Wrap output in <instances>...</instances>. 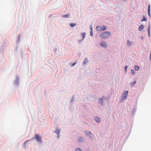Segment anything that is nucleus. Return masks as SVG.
<instances>
[{"instance_id": "f257e3e1", "label": "nucleus", "mask_w": 151, "mask_h": 151, "mask_svg": "<svg viewBox=\"0 0 151 151\" xmlns=\"http://www.w3.org/2000/svg\"><path fill=\"white\" fill-rule=\"evenodd\" d=\"M110 34L111 33L109 32H104L101 34L100 36L103 38H106L108 37Z\"/></svg>"}, {"instance_id": "f03ea898", "label": "nucleus", "mask_w": 151, "mask_h": 151, "mask_svg": "<svg viewBox=\"0 0 151 151\" xmlns=\"http://www.w3.org/2000/svg\"><path fill=\"white\" fill-rule=\"evenodd\" d=\"M128 94V92L127 91H125L124 92V93L121 96V101L122 102L127 97Z\"/></svg>"}, {"instance_id": "7ed1b4c3", "label": "nucleus", "mask_w": 151, "mask_h": 151, "mask_svg": "<svg viewBox=\"0 0 151 151\" xmlns=\"http://www.w3.org/2000/svg\"><path fill=\"white\" fill-rule=\"evenodd\" d=\"M106 26L104 25L102 27L97 26L96 27L97 30L98 31H101L104 30L106 29Z\"/></svg>"}, {"instance_id": "20e7f679", "label": "nucleus", "mask_w": 151, "mask_h": 151, "mask_svg": "<svg viewBox=\"0 0 151 151\" xmlns=\"http://www.w3.org/2000/svg\"><path fill=\"white\" fill-rule=\"evenodd\" d=\"M34 138L36 139L37 141L38 142H42V141L41 137L38 134H35Z\"/></svg>"}, {"instance_id": "39448f33", "label": "nucleus", "mask_w": 151, "mask_h": 151, "mask_svg": "<svg viewBox=\"0 0 151 151\" xmlns=\"http://www.w3.org/2000/svg\"><path fill=\"white\" fill-rule=\"evenodd\" d=\"M100 45L102 47H107V45L106 43L104 41H102L100 43Z\"/></svg>"}, {"instance_id": "423d86ee", "label": "nucleus", "mask_w": 151, "mask_h": 151, "mask_svg": "<svg viewBox=\"0 0 151 151\" xmlns=\"http://www.w3.org/2000/svg\"><path fill=\"white\" fill-rule=\"evenodd\" d=\"M144 28V26L141 25H140L138 28V30L139 31H141Z\"/></svg>"}, {"instance_id": "0eeeda50", "label": "nucleus", "mask_w": 151, "mask_h": 151, "mask_svg": "<svg viewBox=\"0 0 151 151\" xmlns=\"http://www.w3.org/2000/svg\"><path fill=\"white\" fill-rule=\"evenodd\" d=\"M150 5H149L148 6V15L149 17H150Z\"/></svg>"}, {"instance_id": "6e6552de", "label": "nucleus", "mask_w": 151, "mask_h": 151, "mask_svg": "<svg viewBox=\"0 0 151 151\" xmlns=\"http://www.w3.org/2000/svg\"><path fill=\"white\" fill-rule=\"evenodd\" d=\"M132 44V42L129 40H127V45L128 46H130Z\"/></svg>"}, {"instance_id": "1a4fd4ad", "label": "nucleus", "mask_w": 151, "mask_h": 151, "mask_svg": "<svg viewBox=\"0 0 151 151\" xmlns=\"http://www.w3.org/2000/svg\"><path fill=\"white\" fill-rule=\"evenodd\" d=\"M70 14H68L65 15H64L62 16V17L64 18H68L69 17Z\"/></svg>"}, {"instance_id": "9d476101", "label": "nucleus", "mask_w": 151, "mask_h": 151, "mask_svg": "<svg viewBox=\"0 0 151 151\" xmlns=\"http://www.w3.org/2000/svg\"><path fill=\"white\" fill-rule=\"evenodd\" d=\"M95 121L97 122H99L100 121V118L99 117H98L97 116L95 117Z\"/></svg>"}, {"instance_id": "9b49d317", "label": "nucleus", "mask_w": 151, "mask_h": 151, "mask_svg": "<svg viewBox=\"0 0 151 151\" xmlns=\"http://www.w3.org/2000/svg\"><path fill=\"white\" fill-rule=\"evenodd\" d=\"M136 83V81H134L132 83H130V86H133Z\"/></svg>"}, {"instance_id": "f8f14e48", "label": "nucleus", "mask_w": 151, "mask_h": 151, "mask_svg": "<svg viewBox=\"0 0 151 151\" xmlns=\"http://www.w3.org/2000/svg\"><path fill=\"white\" fill-rule=\"evenodd\" d=\"M134 69L136 70H138L139 69V66H137L136 65H135L134 66Z\"/></svg>"}, {"instance_id": "ddd939ff", "label": "nucleus", "mask_w": 151, "mask_h": 151, "mask_svg": "<svg viewBox=\"0 0 151 151\" xmlns=\"http://www.w3.org/2000/svg\"><path fill=\"white\" fill-rule=\"evenodd\" d=\"M86 33H83L81 34V35H82L83 37V40L84 39L85 37V36L86 35Z\"/></svg>"}, {"instance_id": "4468645a", "label": "nucleus", "mask_w": 151, "mask_h": 151, "mask_svg": "<svg viewBox=\"0 0 151 151\" xmlns=\"http://www.w3.org/2000/svg\"><path fill=\"white\" fill-rule=\"evenodd\" d=\"M88 61V59L87 58H86L84 60V64H85Z\"/></svg>"}, {"instance_id": "2eb2a0df", "label": "nucleus", "mask_w": 151, "mask_h": 151, "mask_svg": "<svg viewBox=\"0 0 151 151\" xmlns=\"http://www.w3.org/2000/svg\"><path fill=\"white\" fill-rule=\"evenodd\" d=\"M70 26L71 27H73L76 26V24L74 23H71L70 24Z\"/></svg>"}, {"instance_id": "dca6fc26", "label": "nucleus", "mask_w": 151, "mask_h": 151, "mask_svg": "<svg viewBox=\"0 0 151 151\" xmlns=\"http://www.w3.org/2000/svg\"><path fill=\"white\" fill-rule=\"evenodd\" d=\"M28 141H26L23 144V146L24 147H26V143H27V142Z\"/></svg>"}, {"instance_id": "f3484780", "label": "nucleus", "mask_w": 151, "mask_h": 151, "mask_svg": "<svg viewBox=\"0 0 151 151\" xmlns=\"http://www.w3.org/2000/svg\"><path fill=\"white\" fill-rule=\"evenodd\" d=\"M143 19L142 20V22L143 21H146L147 19L145 17L143 16Z\"/></svg>"}, {"instance_id": "a211bd4d", "label": "nucleus", "mask_w": 151, "mask_h": 151, "mask_svg": "<svg viewBox=\"0 0 151 151\" xmlns=\"http://www.w3.org/2000/svg\"><path fill=\"white\" fill-rule=\"evenodd\" d=\"M76 151H81L79 148H77L76 149Z\"/></svg>"}, {"instance_id": "6ab92c4d", "label": "nucleus", "mask_w": 151, "mask_h": 151, "mask_svg": "<svg viewBox=\"0 0 151 151\" xmlns=\"http://www.w3.org/2000/svg\"><path fill=\"white\" fill-rule=\"evenodd\" d=\"M79 141L80 142L82 141H83V138H82L81 137H80L79 139Z\"/></svg>"}, {"instance_id": "aec40b11", "label": "nucleus", "mask_w": 151, "mask_h": 151, "mask_svg": "<svg viewBox=\"0 0 151 151\" xmlns=\"http://www.w3.org/2000/svg\"><path fill=\"white\" fill-rule=\"evenodd\" d=\"M92 28H91V32H90V36H93V32L92 31Z\"/></svg>"}, {"instance_id": "412c9836", "label": "nucleus", "mask_w": 151, "mask_h": 151, "mask_svg": "<svg viewBox=\"0 0 151 151\" xmlns=\"http://www.w3.org/2000/svg\"><path fill=\"white\" fill-rule=\"evenodd\" d=\"M76 64V63H73L71 65V66H74Z\"/></svg>"}, {"instance_id": "4be33fe9", "label": "nucleus", "mask_w": 151, "mask_h": 151, "mask_svg": "<svg viewBox=\"0 0 151 151\" xmlns=\"http://www.w3.org/2000/svg\"><path fill=\"white\" fill-rule=\"evenodd\" d=\"M127 66H125L124 67V68L125 69V71H126V72H127L126 69H127Z\"/></svg>"}, {"instance_id": "5701e85b", "label": "nucleus", "mask_w": 151, "mask_h": 151, "mask_svg": "<svg viewBox=\"0 0 151 151\" xmlns=\"http://www.w3.org/2000/svg\"><path fill=\"white\" fill-rule=\"evenodd\" d=\"M56 133L59 134L60 133V131L58 130H56L55 131Z\"/></svg>"}, {"instance_id": "b1692460", "label": "nucleus", "mask_w": 151, "mask_h": 151, "mask_svg": "<svg viewBox=\"0 0 151 151\" xmlns=\"http://www.w3.org/2000/svg\"><path fill=\"white\" fill-rule=\"evenodd\" d=\"M131 71H132V73L133 74H134V70H131Z\"/></svg>"}, {"instance_id": "393cba45", "label": "nucleus", "mask_w": 151, "mask_h": 151, "mask_svg": "<svg viewBox=\"0 0 151 151\" xmlns=\"http://www.w3.org/2000/svg\"><path fill=\"white\" fill-rule=\"evenodd\" d=\"M88 132V133L89 134H91V133L90 132Z\"/></svg>"}, {"instance_id": "a878e982", "label": "nucleus", "mask_w": 151, "mask_h": 151, "mask_svg": "<svg viewBox=\"0 0 151 151\" xmlns=\"http://www.w3.org/2000/svg\"><path fill=\"white\" fill-rule=\"evenodd\" d=\"M148 34H149V33H150V31H149V30H148Z\"/></svg>"}, {"instance_id": "bb28decb", "label": "nucleus", "mask_w": 151, "mask_h": 151, "mask_svg": "<svg viewBox=\"0 0 151 151\" xmlns=\"http://www.w3.org/2000/svg\"><path fill=\"white\" fill-rule=\"evenodd\" d=\"M100 100H101V101H102V99H100Z\"/></svg>"}]
</instances>
